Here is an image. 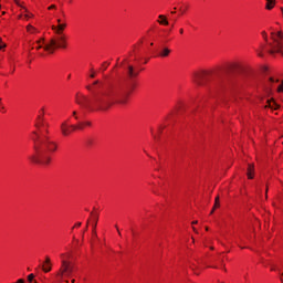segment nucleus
Instances as JSON below:
<instances>
[{
	"instance_id": "1",
	"label": "nucleus",
	"mask_w": 283,
	"mask_h": 283,
	"mask_svg": "<svg viewBox=\"0 0 283 283\" xmlns=\"http://www.w3.org/2000/svg\"><path fill=\"white\" fill-rule=\"evenodd\" d=\"M103 82L96 80L92 85H87L86 90L93 95V101L91 102L87 96L83 94L76 95V103L84 107L85 109H90L92 105L99 109L101 112H107L109 107L113 105H127L129 101V92H125L118 85H109L103 90ZM103 90V91H101Z\"/></svg>"
},
{
	"instance_id": "2",
	"label": "nucleus",
	"mask_w": 283,
	"mask_h": 283,
	"mask_svg": "<svg viewBox=\"0 0 283 283\" xmlns=\"http://www.w3.org/2000/svg\"><path fill=\"white\" fill-rule=\"evenodd\" d=\"M32 134L33 136L31 138L33 140V149L35 154L29 157L30 160L35 165H50V163H52V157L48 154H54V151L59 149V145H56V142L48 135L50 134V130L48 129L45 130V134H39L36 130Z\"/></svg>"
},
{
	"instance_id": "3",
	"label": "nucleus",
	"mask_w": 283,
	"mask_h": 283,
	"mask_svg": "<svg viewBox=\"0 0 283 283\" xmlns=\"http://www.w3.org/2000/svg\"><path fill=\"white\" fill-rule=\"evenodd\" d=\"M67 48V36L65 34H55L43 49L50 54H54V50H65Z\"/></svg>"
},
{
	"instance_id": "4",
	"label": "nucleus",
	"mask_w": 283,
	"mask_h": 283,
	"mask_svg": "<svg viewBox=\"0 0 283 283\" xmlns=\"http://www.w3.org/2000/svg\"><path fill=\"white\" fill-rule=\"evenodd\" d=\"M272 42L269 43V54H282L283 56V32L277 31L271 33Z\"/></svg>"
},
{
	"instance_id": "5",
	"label": "nucleus",
	"mask_w": 283,
	"mask_h": 283,
	"mask_svg": "<svg viewBox=\"0 0 283 283\" xmlns=\"http://www.w3.org/2000/svg\"><path fill=\"white\" fill-rule=\"evenodd\" d=\"M212 75H213V72H211V71H203L201 73H195L192 76V83H195V85H198V87H202V86L207 85V81H209Z\"/></svg>"
},
{
	"instance_id": "6",
	"label": "nucleus",
	"mask_w": 283,
	"mask_h": 283,
	"mask_svg": "<svg viewBox=\"0 0 283 283\" xmlns=\"http://www.w3.org/2000/svg\"><path fill=\"white\" fill-rule=\"evenodd\" d=\"M74 273V265L69 261L63 260L60 271L57 272L59 280H63L64 277H72Z\"/></svg>"
},
{
	"instance_id": "7",
	"label": "nucleus",
	"mask_w": 283,
	"mask_h": 283,
	"mask_svg": "<svg viewBox=\"0 0 283 283\" xmlns=\"http://www.w3.org/2000/svg\"><path fill=\"white\" fill-rule=\"evenodd\" d=\"M76 129H83V126H78V125L69 126L66 122L62 123L61 125V132L63 136H70V134L72 132H76Z\"/></svg>"
},
{
	"instance_id": "8",
	"label": "nucleus",
	"mask_w": 283,
	"mask_h": 283,
	"mask_svg": "<svg viewBox=\"0 0 283 283\" xmlns=\"http://www.w3.org/2000/svg\"><path fill=\"white\" fill-rule=\"evenodd\" d=\"M139 72L136 71V67L134 65L128 64L126 66V76L132 81V78H136L138 76Z\"/></svg>"
},
{
	"instance_id": "9",
	"label": "nucleus",
	"mask_w": 283,
	"mask_h": 283,
	"mask_svg": "<svg viewBox=\"0 0 283 283\" xmlns=\"http://www.w3.org/2000/svg\"><path fill=\"white\" fill-rule=\"evenodd\" d=\"M51 28L55 34H65L63 32L65 31V28H67V23L52 25Z\"/></svg>"
},
{
	"instance_id": "10",
	"label": "nucleus",
	"mask_w": 283,
	"mask_h": 283,
	"mask_svg": "<svg viewBox=\"0 0 283 283\" xmlns=\"http://www.w3.org/2000/svg\"><path fill=\"white\" fill-rule=\"evenodd\" d=\"M240 70V64L233 63L226 67V74H235Z\"/></svg>"
},
{
	"instance_id": "11",
	"label": "nucleus",
	"mask_w": 283,
	"mask_h": 283,
	"mask_svg": "<svg viewBox=\"0 0 283 283\" xmlns=\"http://www.w3.org/2000/svg\"><path fill=\"white\" fill-rule=\"evenodd\" d=\"M93 216V238H98V234L96 233V226L98 224V214H92Z\"/></svg>"
},
{
	"instance_id": "12",
	"label": "nucleus",
	"mask_w": 283,
	"mask_h": 283,
	"mask_svg": "<svg viewBox=\"0 0 283 283\" xmlns=\"http://www.w3.org/2000/svg\"><path fill=\"white\" fill-rule=\"evenodd\" d=\"M44 273H50V271H52V265H51V261H50V256H46L45 259V263L42 266Z\"/></svg>"
},
{
	"instance_id": "13",
	"label": "nucleus",
	"mask_w": 283,
	"mask_h": 283,
	"mask_svg": "<svg viewBox=\"0 0 283 283\" xmlns=\"http://www.w3.org/2000/svg\"><path fill=\"white\" fill-rule=\"evenodd\" d=\"M158 19L159 20H157V23H159V25H169V21L167 20L166 15L160 14Z\"/></svg>"
},
{
	"instance_id": "14",
	"label": "nucleus",
	"mask_w": 283,
	"mask_h": 283,
	"mask_svg": "<svg viewBox=\"0 0 283 283\" xmlns=\"http://www.w3.org/2000/svg\"><path fill=\"white\" fill-rule=\"evenodd\" d=\"M170 54H171V51L169 50V48H164L159 52V56H161V59H167V56H169Z\"/></svg>"
},
{
	"instance_id": "15",
	"label": "nucleus",
	"mask_w": 283,
	"mask_h": 283,
	"mask_svg": "<svg viewBox=\"0 0 283 283\" xmlns=\"http://www.w3.org/2000/svg\"><path fill=\"white\" fill-rule=\"evenodd\" d=\"M43 125H45L43 116L39 115L38 120L35 122L34 126L36 127V129H41V127H43Z\"/></svg>"
},
{
	"instance_id": "16",
	"label": "nucleus",
	"mask_w": 283,
	"mask_h": 283,
	"mask_svg": "<svg viewBox=\"0 0 283 283\" xmlns=\"http://www.w3.org/2000/svg\"><path fill=\"white\" fill-rule=\"evenodd\" d=\"M266 103L265 107H270V109H277V107H280L273 99H268Z\"/></svg>"
},
{
	"instance_id": "17",
	"label": "nucleus",
	"mask_w": 283,
	"mask_h": 283,
	"mask_svg": "<svg viewBox=\"0 0 283 283\" xmlns=\"http://www.w3.org/2000/svg\"><path fill=\"white\" fill-rule=\"evenodd\" d=\"M36 44H38V46L35 48V50H41V48H43V45H44V48H45V45H48V43H45V39H43V38L38 40Z\"/></svg>"
},
{
	"instance_id": "18",
	"label": "nucleus",
	"mask_w": 283,
	"mask_h": 283,
	"mask_svg": "<svg viewBox=\"0 0 283 283\" xmlns=\"http://www.w3.org/2000/svg\"><path fill=\"white\" fill-rule=\"evenodd\" d=\"M266 1V10H273V8L275 7V0H265Z\"/></svg>"
},
{
	"instance_id": "19",
	"label": "nucleus",
	"mask_w": 283,
	"mask_h": 283,
	"mask_svg": "<svg viewBox=\"0 0 283 283\" xmlns=\"http://www.w3.org/2000/svg\"><path fill=\"white\" fill-rule=\"evenodd\" d=\"M253 169H254V166L250 164V165L248 166V178H249L250 180H253Z\"/></svg>"
},
{
	"instance_id": "20",
	"label": "nucleus",
	"mask_w": 283,
	"mask_h": 283,
	"mask_svg": "<svg viewBox=\"0 0 283 283\" xmlns=\"http://www.w3.org/2000/svg\"><path fill=\"white\" fill-rule=\"evenodd\" d=\"M27 31H28L30 34H34V32H39V30H36V28L32 27V24H28V25H27Z\"/></svg>"
},
{
	"instance_id": "21",
	"label": "nucleus",
	"mask_w": 283,
	"mask_h": 283,
	"mask_svg": "<svg viewBox=\"0 0 283 283\" xmlns=\"http://www.w3.org/2000/svg\"><path fill=\"white\" fill-rule=\"evenodd\" d=\"M77 127H82V129H83V127H92V122L80 123L77 125Z\"/></svg>"
},
{
	"instance_id": "22",
	"label": "nucleus",
	"mask_w": 283,
	"mask_h": 283,
	"mask_svg": "<svg viewBox=\"0 0 283 283\" xmlns=\"http://www.w3.org/2000/svg\"><path fill=\"white\" fill-rule=\"evenodd\" d=\"M213 209H220V197L219 196H217L214 199Z\"/></svg>"
},
{
	"instance_id": "23",
	"label": "nucleus",
	"mask_w": 283,
	"mask_h": 283,
	"mask_svg": "<svg viewBox=\"0 0 283 283\" xmlns=\"http://www.w3.org/2000/svg\"><path fill=\"white\" fill-rule=\"evenodd\" d=\"M28 282H30V283H32V282L38 283L36 281H34V274H29L28 275Z\"/></svg>"
},
{
	"instance_id": "24",
	"label": "nucleus",
	"mask_w": 283,
	"mask_h": 283,
	"mask_svg": "<svg viewBox=\"0 0 283 283\" xmlns=\"http://www.w3.org/2000/svg\"><path fill=\"white\" fill-rule=\"evenodd\" d=\"M261 34H262V36H263L265 43H269V35H266V32H265V31H262Z\"/></svg>"
},
{
	"instance_id": "25",
	"label": "nucleus",
	"mask_w": 283,
	"mask_h": 283,
	"mask_svg": "<svg viewBox=\"0 0 283 283\" xmlns=\"http://www.w3.org/2000/svg\"><path fill=\"white\" fill-rule=\"evenodd\" d=\"M6 48V43L3 42V40L0 38V50H4Z\"/></svg>"
},
{
	"instance_id": "26",
	"label": "nucleus",
	"mask_w": 283,
	"mask_h": 283,
	"mask_svg": "<svg viewBox=\"0 0 283 283\" xmlns=\"http://www.w3.org/2000/svg\"><path fill=\"white\" fill-rule=\"evenodd\" d=\"M188 9H189V6H186L184 9L180 8V12H181L182 14H185V12H187Z\"/></svg>"
},
{
	"instance_id": "27",
	"label": "nucleus",
	"mask_w": 283,
	"mask_h": 283,
	"mask_svg": "<svg viewBox=\"0 0 283 283\" xmlns=\"http://www.w3.org/2000/svg\"><path fill=\"white\" fill-rule=\"evenodd\" d=\"M277 92H282L283 93V82H282V84L279 85Z\"/></svg>"
},
{
	"instance_id": "28",
	"label": "nucleus",
	"mask_w": 283,
	"mask_h": 283,
	"mask_svg": "<svg viewBox=\"0 0 283 283\" xmlns=\"http://www.w3.org/2000/svg\"><path fill=\"white\" fill-rule=\"evenodd\" d=\"M109 65V62H104L103 63V67H104V70H107V66Z\"/></svg>"
},
{
	"instance_id": "29",
	"label": "nucleus",
	"mask_w": 283,
	"mask_h": 283,
	"mask_svg": "<svg viewBox=\"0 0 283 283\" xmlns=\"http://www.w3.org/2000/svg\"><path fill=\"white\" fill-rule=\"evenodd\" d=\"M49 10H56V6L55 4L50 6Z\"/></svg>"
},
{
	"instance_id": "30",
	"label": "nucleus",
	"mask_w": 283,
	"mask_h": 283,
	"mask_svg": "<svg viewBox=\"0 0 283 283\" xmlns=\"http://www.w3.org/2000/svg\"><path fill=\"white\" fill-rule=\"evenodd\" d=\"M73 116H74L75 120H78V116L76 115V111L73 112Z\"/></svg>"
},
{
	"instance_id": "31",
	"label": "nucleus",
	"mask_w": 283,
	"mask_h": 283,
	"mask_svg": "<svg viewBox=\"0 0 283 283\" xmlns=\"http://www.w3.org/2000/svg\"><path fill=\"white\" fill-rule=\"evenodd\" d=\"M17 283H25V281L23 279H20L17 281Z\"/></svg>"
},
{
	"instance_id": "32",
	"label": "nucleus",
	"mask_w": 283,
	"mask_h": 283,
	"mask_svg": "<svg viewBox=\"0 0 283 283\" xmlns=\"http://www.w3.org/2000/svg\"><path fill=\"white\" fill-rule=\"evenodd\" d=\"M30 17H32V14H24V19H30Z\"/></svg>"
},
{
	"instance_id": "33",
	"label": "nucleus",
	"mask_w": 283,
	"mask_h": 283,
	"mask_svg": "<svg viewBox=\"0 0 283 283\" xmlns=\"http://www.w3.org/2000/svg\"><path fill=\"white\" fill-rule=\"evenodd\" d=\"M91 78H96V73H92Z\"/></svg>"
},
{
	"instance_id": "34",
	"label": "nucleus",
	"mask_w": 283,
	"mask_h": 283,
	"mask_svg": "<svg viewBox=\"0 0 283 283\" xmlns=\"http://www.w3.org/2000/svg\"><path fill=\"white\" fill-rule=\"evenodd\" d=\"M270 83H275V80L273 77L269 78Z\"/></svg>"
},
{
	"instance_id": "35",
	"label": "nucleus",
	"mask_w": 283,
	"mask_h": 283,
	"mask_svg": "<svg viewBox=\"0 0 283 283\" xmlns=\"http://www.w3.org/2000/svg\"><path fill=\"white\" fill-rule=\"evenodd\" d=\"M163 129H164V127L160 126L159 129H158V133L161 134Z\"/></svg>"
},
{
	"instance_id": "36",
	"label": "nucleus",
	"mask_w": 283,
	"mask_h": 283,
	"mask_svg": "<svg viewBox=\"0 0 283 283\" xmlns=\"http://www.w3.org/2000/svg\"><path fill=\"white\" fill-rule=\"evenodd\" d=\"M268 193H269V188H266L265 190V198H269Z\"/></svg>"
},
{
	"instance_id": "37",
	"label": "nucleus",
	"mask_w": 283,
	"mask_h": 283,
	"mask_svg": "<svg viewBox=\"0 0 283 283\" xmlns=\"http://www.w3.org/2000/svg\"><path fill=\"white\" fill-rule=\"evenodd\" d=\"M259 56H263L262 51H256Z\"/></svg>"
},
{
	"instance_id": "38",
	"label": "nucleus",
	"mask_w": 283,
	"mask_h": 283,
	"mask_svg": "<svg viewBox=\"0 0 283 283\" xmlns=\"http://www.w3.org/2000/svg\"><path fill=\"white\" fill-rule=\"evenodd\" d=\"M14 1V3H17V6H21L20 3H19V0H13Z\"/></svg>"
},
{
	"instance_id": "39",
	"label": "nucleus",
	"mask_w": 283,
	"mask_h": 283,
	"mask_svg": "<svg viewBox=\"0 0 283 283\" xmlns=\"http://www.w3.org/2000/svg\"><path fill=\"white\" fill-rule=\"evenodd\" d=\"M179 32H180V34H184V33H185V30H184V29H180Z\"/></svg>"
},
{
	"instance_id": "40",
	"label": "nucleus",
	"mask_w": 283,
	"mask_h": 283,
	"mask_svg": "<svg viewBox=\"0 0 283 283\" xmlns=\"http://www.w3.org/2000/svg\"><path fill=\"white\" fill-rule=\"evenodd\" d=\"M216 211V209L212 208L210 216H213V212Z\"/></svg>"
},
{
	"instance_id": "41",
	"label": "nucleus",
	"mask_w": 283,
	"mask_h": 283,
	"mask_svg": "<svg viewBox=\"0 0 283 283\" xmlns=\"http://www.w3.org/2000/svg\"><path fill=\"white\" fill-rule=\"evenodd\" d=\"M271 271H275V265H272V266H271Z\"/></svg>"
},
{
	"instance_id": "42",
	"label": "nucleus",
	"mask_w": 283,
	"mask_h": 283,
	"mask_svg": "<svg viewBox=\"0 0 283 283\" xmlns=\"http://www.w3.org/2000/svg\"><path fill=\"white\" fill-rule=\"evenodd\" d=\"M60 24H62V23H61V19H57V25H60Z\"/></svg>"
},
{
	"instance_id": "43",
	"label": "nucleus",
	"mask_w": 283,
	"mask_h": 283,
	"mask_svg": "<svg viewBox=\"0 0 283 283\" xmlns=\"http://www.w3.org/2000/svg\"><path fill=\"white\" fill-rule=\"evenodd\" d=\"M81 224H82L81 222H77V223L75 224V227H81Z\"/></svg>"
},
{
	"instance_id": "44",
	"label": "nucleus",
	"mask_w": 283,
	"mask_h": 283,
	"mask_svg": "<svg viewBox=\"0 0 283 283\" xmlns=\"http://www.w3.org/2000/svg\"><path fill=\"white\" fill-rule=\"evenodd\" d=\"M116 227V229H117V231H118V234L120 235V230H118V226H115Z\"/></svg>"
},
{
	"instance_id": "45",
	"label": "nucleus",
	"mask_w": 283,
	"mask_h": 283,
	"mask_svg": "<svg viewBox=\"0 0 283 283\" xmlns=\"http://www.w3.org/2000/svg\"><path fill=\"white\" fill-rule=\"evenodd\" d=\"M88 226H90V221H86V229H87Z\"/></svg>"
},
{
	"instance_id": "46",
	"label": "nucleus",
	"mask_w": 283,
	"mask_h": 283,
	"mask_svg": "<svg viewBox=\"0 0 283 283\" xmlns=\"http://www.w3.org/2000/svg\"><path fill=\"white\" fill-rule=\"evenodd\" d=\"M192 224H198V221H193Z\"/></svg>"
},
{
	"instance_id": "47",
	"label": "nucleus",
	"mask_w": 283,
	"mask_h": 283,
	"mask_svg": "<svg viewBox=\"0 0 283 283\" xmlns=\"http://www.w3.org/2000/svg\"><path fill=\"white\" fill-rule=\"evenodd\" d=\"M192 229H193L195 233H198V231L196 230V228H192Z\"/></svg>"
},
{
	"instance_id": "48",
	"label": "nucleus",
	"mask_w": 283,
	"mask_h": 283,
	"mask_svg": "<svg viewBox=\"0 0 283 283\" xmlns=\"http://www.w3.org/2000/svg\"><path fill=\"white\" fill-rule=\"evenodd\" d=\"M280 282L283 283V277H280Z\"/></svg>"
},
{
	"instance_id": "49",
	"label": "nucleus",
	"mask_w": 283,
	"mask_h": 283,
	"mask_svg": "<svg viewBox=\"0 0 283 283\" xmlns=\"http://www.w3.org/2000/svg\"><path fill=\"white\" fill-rule=\"evenodd\" d=\"M171 14H176V11H172Z\"/></svg>"
},
{
	"instance_id": "50",
	"label": "nucleus",
	"mask_w": 283,
	"mask_h": 283,
	"mask_svg": "<svg viewBox=\"0 0 283 283\" xmlns=\"http://www.w3.org/2000/svg\"><path fill=\"white\" fill-rule=\"evenodd\" d=\"M74 282H76V280L73 279V280H72V283H74Z\"/></svg>"
},
{
	"instance_id": "51",
	"label": "nucleus",
	"mask_w": 283,
	"mask_h": 283,
	"mask_svg": "<svg viewBox=\"0 0 283 283\" xmlns=\"http://www.w3.org/2000/svg\"><path fill=\"white\" fill-rule=\"evenodd\" d=\"M1 107V109H4V107L3 106H0Z\"/></svg>"
},
{
	"instance_id": "52",
	"label": "nucleus",
	"mask_w": 283,
	"mask_h": 283,
	"mask_svg": "<svg viewBox=\"0 0 283 283\" xmlns=\"http://www.w3.org/2000/svg\"><path fill=\"white\" fill-rule=\"evenodd\" d=\"M2 14H6V11H3Z\"/></svg>"
},
{
	"instance_id": "53",
	"label": "nucleus",
	"mask_w": 283,
	"mask_h": 283,
	"mask_svg": "<svg viewBox=\"0 0 283 283\" xmlns=\"http://www.w3.org/2000/svg\"><path fill=\"white\" fill-rule=\"evenodd\" d=\"M281 275H282V277H283V273H282Z\"/></svg>"
},
{
	"instance_id": "54",
	"label": "nucleus",
	"mask_w": 283,
	"mask_h": 283,
	"mask_svg": "<svg viewBox=\"0 0 283 283\" xmlns=\"http://www.w3.org/2000/svg\"><path fill=\"white\" fill-rule=\"evenodd\" d=\"M0 9H1V4H0Z\"/></svg>"
}]
</instances>
